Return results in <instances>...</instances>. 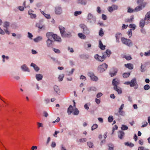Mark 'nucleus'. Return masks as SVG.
I'll list each match as a JSON object with an SVG mask.
<instances>
[{"label":"nucleus","mask_w":150,"mask_h":150,"mask_svg":"<svg viewBox=\"0 0 150 150\" xmlns=\"http://www.w3.org/2000/svg\"><path fill=\"white\" fill-rule=\"evenodd\" d=\"M145 21H147L150 23V11L148 12L145 16L144 18Z\"/></svg>","instance_id":"f3484780"},{"label":"nucleus","mask_w":150,"mask_h":150,"mask_svg":"<svg viewBox=\"0 0 150 150\" xmlns=\"http://www.w3.org/2000/svg\"><path fill=\"white\" fill-rule=\"evenodd\" d=\"M146 67L145 66H143L142 64L141 67V71L142 72H144L145 71V68Z\"/></svg>","instance_id":"49530a36"},{"label":"nucleus","mask_w":150,"mask_h":150,"mask_svg":"<svg viewBox=\"0 0 150 150\" xmlns=\"http://www.w3.org/2000/svg\"><path fill=\"white\" fill-rule=\"evenodd\" d=\"M125 58L127 60H130L132 59V58L130 56H125Z\"/></svg>","instance_id":"e2e57ef3"},{"label":"nucleus","mask_w":150,"mask_h":150,"mask_svg":"<svg viewBox=\"0 0 150 150\" xmlns=\"http://www.w3.org/2000/svg\"><path fill=\"white\" fill-rule=\"evenodd\" d=\"M64 76L63 75H59L58 79H59V81H62L63 80V78L64 77Z\"/></svg>","instance_id":"4d7b16f0"},{"label":"nucleus","mask_w":150,"mask_h":150,"mask_svg":"<svg viewBox=\"0 0 150 150\" xmlns=\"http://www.w3.org/2000/svg\"><path fill=\"white\" fill-rule=\"evenodd\" d=\"M99 35L100 36H102L104 35V32L103 31L102 28L100 29V30L99 32Z\"/></svg>","instance_id":"ea45409f"},{"label":"nucleus","mask_w":150,"mask_h":150,"mask_svg":"<svg viewBox=\"0 0 150 150\" xmlns=\"http://www.w3.org/2000/svg\"><path fill=\"white\" fill-rule=\"evenodd\" d=\"M112 84L114 86V89L117 92L118 94H121L122 93L121 89L117 86L120 84L119 80L117 79H114L112 80Z\"/></svg>","instance_id":"f257e3e1"},{"label":"nucleus","mask_w":150,"mask_h":150,"mask_svg":"<svg viewBox=\"0 0 150 150\" xmlns=\"http://www.w3.org/2000/svg\"><path fill=\"white\" fill-rule=\"evenodd\" d=\"M131 30L132 29L129 30L127 33L128 34L129 38H130L132 35V32Z\"/></svg>","instance_id":"c03bdc74"},{"label":"nucleus","mask_w":150,"mask_h":150,"mask_svg":"<svg viewBox=\"0 0 150 150\" xmlns=\"http://www.w3.org/2000/svg\"><path fill=\"white\" fill-rule=\"evenodd\" d=\"M106 57L105 54L104 53L103 54L102 56L97 54H96L94 56V58L96 59L101 62L103 61Z\"/></svg>","instance_id":"423d86ee"},{"label":"nucleus","mask_w":150,"mask_h":150,"mask_svg":"<svg viewBox=\"0 0 150 150\" xmlns=\"http://www.w3.org/2000/svg\"><path fill=\"white\" fill-rule=\"evenodd\" d=\"M119 114L121 115H123L124 114V112L122 110H119L118 111Z\"/></svg>","instance_id":"6e6d98bb"},{"label":"nucleus","mask_w":150,"mask_h":150,"mask_svg":"<svg viewBox=\"0 0 150 150\" xmlns=\"http://www.w3.org/2000/svg\"><path fill=\"white\" fill-rule=\"evenodd\" d=\"M37 124L38 126V128H39L40 127H43V124L42 123L40 122H38Z\"/></svg>","instance_id":"338daca9"},{"label":"nucleus","mask_w":150,"mask_h":150,"mask_svg":"<svg viewBox=\"0 0 150 150\" xmlns=\"http://www.w3.org/2000/svg\"><path fill=\"white\" fill-rule=\"evenodd\" d=\"M88 75L91 78V80L93 81H97L98 80V77L95 76L92 73H89Z\"/></svg>","instance_id":"1a4fd4ad"},{"label":"nucleus","mask_w":150,"mask_h":150,"mask_svg":"<svg viewBox=\"0 0 150 150\" xmlns=\"http://www.w3.org/2000/svg\"><path fill=\"white\" fill-rule=\"evenodd\" d=\"M113 120V118L112 116H110L108 118V121L109 122H112Z\"/></svg>","instance_id":"37998d69"},{"label":"nucleus","mask_w":150,"mask_h":150,"mask_svg":"<svg viewBox=\"0 0 150 150\" xmlns=\"http://www.w3.org/2000/svg\"><path fill=\"white\" fill-rule=\"evenodd\" d=\"M46 35L47 39L51 40L52 38L53 39L55 36H56V34H54L52 32H49L47 33Z\"/></svg>","instance_id":"9d476101"},{"label":"nucleus","mask_w":150,"mask_h":150,"mask_svg":"<svg viewBox=\"0 0 150 150\" xmlns=\"http://www.w3.org/2000/svg\"><path fill=\"white\" fill-rule=\"evenodd\" d=\"M121 35V33H117L115 35L116 41L117 42H119V39L120 38V36Z\"/></svg>","instance_id":"c756f323"},{"label":"nucleus","mask_w":150,"mask_h":150,"mask_svg":"<svg viewBox=\"0 0 150 150\" xmlns=\"http://www.w3.org/2000/svg\"><path fill=\"white\" fill-rule=\"evenodd\" d=\"M128 26V25H125L123 24L122 26V29H126Z\"/></svg>","instance_id":"052dcab7"},{"label":"nucleus","mask_w":150,"mask_h":150,"mask_svg":"<svg viewBox=\"0 0 150 150\" xmlns=\"http://www.w3.org/2000/svg\"><path fill=\"white\" fill-rule=\"evenodd\" d=\"M117 69H115L114 70L113 72H110L109 73L111 77H113L115 76L117 73Z\"/></svg>","instance_id":"bb28decb"},{"label":"nucleus","mask_w":150,"mask_h":150,"mask_svg":"<svg viewBox=\"0 0 150 150\" xmlns=\"http://www.w3.org/2000/svg\"><path fill=\"white\" fill-rule=\"evenodd\" d=\"M87 140V139L86 138H82V139H79L78 142H86Z\"/></svg>","instance_id":"a18cd8bd"},{"label":"nucleus","mask_w":150,"mask_h":150,"mask_svg":"<svg viewBox=\"0 0 150 150\" xmlns=\"http://www.w3.org/2000/svg\"><path fill=\"white\" fill-rule=\"evenodd\" d=\"M108 65L105 63L99 65L98 68V71L100 73L105 71L108 68Z\"/></svg>","instance_id":"7ed1b4c3"},{"label":"nucleus","mask_w":150,"mask_h":150,"mask_svg":"<svg viewBox=\"0 0 150 150\" xmlns=\"http://www.w3.org/2000/svg\"><path fill=\"white\" fill-rule=\"evenodd\" d=\"M104 53L105 54V53L107 54V56L108 57H109L110 55L111 54V52L109 50H106V52L105 53H104Z\"/></svg>","instance_id":"e433bc0d"},{"label":"nucleus","mask_w":150,"mask_h":150,"mask_svg":"<svg viewBox=\"0 0 150 150\" xmlns=\"http://www.w3.org/2000/svg\"><path fill=\"white\" fill-rule=\"evenodd\" d=\"M79 113V110L77 109V108H76L73 114L74 115H77Z\"/></svg>","instance_id":"8fccbe9b"},{"label":"nucleus","mask_w":150,"mask_h":150,"mask_svg":"<svg viewBox=\"0 0 150 150\" xmlns=\"http://www.w3.org/2000/svg\"><path fill=\"white\" fill-rule=\"evenodd\" d=\"M54 88L55 91L58 94H59L60 92V91L59 87L56 86L55 85L54 86Z\"/></svg>","instance_id":"2f4dec72"},{"label":"nucleus","mask_w":150,"mask_h":150,"mask_svg":"<svg viewBox=\"0 0 150 150\" xmlns=\"http://www.w3.org/2000/svg\"><path fill=\"white\" fill-rule=\"evenodd\" d=\"M125 134V133L122 131H119L118 132V138L121 139H122L123 138Z\"/></svg>","instance_id":"4468645a"},{"label":"nucleus","mask_w":150,"mask_h":150,"mask_svg":"<svg viewBox=\"0 0 150 150\" xmlns=\"http://www.w3.org/2000/svg\"><path fill=\"white\" fill-rule=\"evenodd\" d=\"M87 145L90 148H92L93 146V143L91 142H87Z\"/></svg>","instance_id":"58836bf2"},{"label":"nucleus","mask_w":150,"mask_h":150,"mask_svg":"<svg viewBox=\"0 0 150 150\" xmlns=\"http://www.w3.org/2000/svg\"><path fill=\"white\" fill-rule=\"evenodd\" d=\"M21 68L24 71H28V68L25 64H23L21 66Z\"/></svg>","instance_id":"7c9ffc66"},{"label":"nucleus","mask_w":150,"mask_h":150,"mask_svg":"<svg viewBox=\"0 0 150 150\" xmlns=\"http://www.w3.org/2000/svg\"><path fill=\"white\" fill-rule=\"evenodd\" d=\"M78 35L80 38L82 39H84L86 37L85 35L82 33H79Z\"/></svg>","instance_id":"f704fd0d"},{"label":"nucleus","mask_w":150,"mask_h":150,"mask_svg":"<svg viewBox=\"0 0 150 150\" xmlns=\"http://www.w3.org/2000/svg\"><path fill=\"white\" fill-rule=\"evenodd\" d=\"M73 107L71 105H70L67 110V112L69 115L71 114L72 112Z\"/></svg>","instance_id":"cd10ccee"},{"label":"nucleus","mask_w":150,"mask_h":150,"mask_svg":"<svg viewBox=\"0 0 150 150\" xmlns=\"http://www.w3.org/2000/svg\"><path fill=\"white\" fill-rule=\"evenodd\" d=\"M122 42L123 44H125L128 46H131L132 45V41L129 39L122 37L121 38Z\"/></svg>","instance_id":"20e7f679"},{"label":"nucleus","mask_w":150,"mask_h":150,"mask_svg":"<svg viewBox=\"0 0 150 150\" xmlns=\"http://www.w3.org/2000/svg\"><path fill=\"white\" fill-rule=\"evenodd\" d=\"M144 55L145 56H150V50L147 52H145L144 54Z\"/></svg>","instance_id":"bf43d9fd"},{"label":"nucleus","mask_w":150,"mask_h":150,"mask_svg":"<svg viewBox=\"0 0 150 150\" xmlns=\"http://www.w3.org/2000/svg\"><path fill=\"white\" fill-rule=\"evenodd\" d=\"M87 22L91 24H94L96 23V16H93L91 13H89L87 17Z\"/></svg>","instance_id":"f03ea898"},{"label":"nucleus","mask_w":150,"mask_h":150,"mask_svg":"<svg viewBox=\"0 0 150 150\" xmlns=\"http://www.w3.org/2000/svg\"><path fill=\"white\" fill-rule=\"evenodd\" d=\"M121 129L122 130H125L128 129V127L125 125H122L121 127Z\"/></svg>","instance_id":"c9c22d12"},{"label":"nucleus","mask_w":150,"mask_h":150,"mask_svg":"<svg viewBox=\"0 0 150 150\" xmlns=\"http://www.w3.org/2000/svg\"><path fill=\"white\" fill-rule=\"evenodd\" d=\"M82 12L81 11H76L74 12V15L75 16H77L78 15L80 14Z\"/></svg>","instance_id":"de8ad7c7"},{"label":"nucleus","mask_w":150,"mask_h":150,"mask_svg":"<svg viewBox=\"0 0 150 150\" xmlns=\"http://www.w3.org/2000/svg\"><path fill=\"white\" fill-rule=\"evenodd\" d=\"M53 39L55 41H61V38L59 36H57L56 35V36H55L54 38Z\"/></svg>","instance_id":"72a5a7b5"},{"label":"nucleus","mask_w":150,"mask_h":150,"mask_svg":"<svg viewBox=\"0 0 150 150\" xmlns=\"http://www.w3.org/2000/svg\"><path fill=\"white\" fill-rule=\"evenodd\" d=\"M44 16L46 17L48 19H49L51 18V17L50 14H45Z\"/></svg>","instance_id":"13d9d810"},{"label":"nucleus","mask_w":150,"mask_h":150,"mask_svg":"<svg viewBox=\"0 0 150 150\" xmlns=\"http://www.w3.org/2000/svg\"><path fill=\"white\" fill-rule=\"evenodd\" d=\"M62 10L61 7H57L55 8V12L57 14H60L62 13Z\"/></svg>","instance_id":"a211bd4d"},{"label":"nucleus","mask_w":150,"mask_h":150,"mask_svg":"<svg viewBox=\"0 0 150 150\" xmlns=\"http://www.w3.org/2000/svg\"><path fill=\"white\" fill-rule=\"evenodd\" d=\"M87 90L88 91H96V87L93 86L89 87L87 88Z\"/></svg>","instance_id":"c85d7f7f"},{"label":"nucleus","mask_w":150,"mask_h":150,"mask_svg":"<svg viewBox=\"0 0 150 150\" xmlns=\"http://www.w3.org/2000/svg\"><path fill=\"white\" fill-rule=\"evenodd\" d=\"M99 47L102 50H104L105 49V46L103 45L100 40L99 41Z\"/></svg>","instance_id":"b1692460"},{"label":"nucleus","mask_w":150,"mask_h":150,"mask_svg":"<svg viewBox=\"0 0 150 150\" xmlns=\"http://www.w3.org/2000/svg\"><path fill=\"white\" fill-rule=\"evenodd\" d=\"M149 23L148 21H146L142 19L141 20L139 23V26L142 28H143L144 25L145 24H148Z\"/></svg>","instance_id":"ddd939ff"},{"label":"nucleus","mask_w":150,"mask_h":150,"mask_svg":"<svg viewBox=\"0 0 150 150\" xmlns=\"http://www.w3.org/2000/svg\"><path fill=\"white\" fill-rule=\"evenodd\" d=\"M28 37L30 39H32V38L33 37V35H32L29 32H28Z\"/></svg>","instance_id":"69168bd1"},{"label":"nucleus","mask_w":150,"mask_h":150,"mask_svg":"<svg viewBox=\"0 0 150 150\" xmlns=\"http://www.w3.org/2000/svg\"><path fill=\"white\" fill-rule=\"evenodd\" d=\"M71 36V35L70 33L68 32L67 33L65 32L63 34H62V36L63 38H70Z\"/></svg>","instance_id":"412c9836"},{"label":"nucleus","mask_w":150,"mask_h":150,"mask_svg":"<svg viewBox=\"0 0 150 150\" xmlns=\"http://www.w3.org/2000/svg\"><path fill=\"white\" fill-rule=\"evenodd\" d=\"M118 9V6L116 5H112L111 6L108 8V10L109 12H112L113 10H117Z\"/></svg>","instance_id":"9b49d317"},{"label":"nucleus","mask_w":150,"mask_h":150,"mask_svg":"<svg viewBox=\"0 0 150 150\" xmlns=\"http://www.w3.org/2000/svg\"><path fill=\"white\" fill-rule=\"evenodd\" d=\"M134 19L133 18H131L130 19H126L125 20V21L127 22H129V23H132V21L133 19Z\"/></svg>","instance_id":"864d4df0"},{"label":"nucleus","mask_w":150,"mask_h":150,"mask_svg":"<svg viewBox=\"0 0 150 150\" xmlns=\"http://www.w3.org/2000/svg\"><path fill=\"white\" fill-rule=\"evenodd\" d=\"M108 146L109 147L108 150H114V145L111 143L108 144Z\"/></svg>","instance_id":"473e14b6"},{"label":"nucleus","mask_w":150,"mask_h":150,"mask_svg":"<svg viewBox=\"0 0 150 150\" xmlns=\"http://www.w3.org/2000/svg\"><path fill=\"white\" fill-rule=\"evenodd\" d=\"M42 40V37L41 36H38L36 38L34 39V41L36 42H38Z\"/></svg>","instance_id":"aec40b11"},{"label":"nucleus","mask_w":150,"mask_h":150,"mask_svg":"<svg viewBox=\"0 0 150 150\" xmlns=\"http://www.w3.org/2000/svg\"><path fill=\"white\" fill-rule=\"evenodd\" d=\"M56 145V143L55 142H52L51 145V146L52 148H54Z\"/></svg>","instance_id":"0e129e2a"},{"label":"nucleus","mask_w":150,"mask_h":150,"mask_svg":"<svg viewBox=\"0 0 150 150\" xmlns=\"http://www.w3.org/2000/svg\"><path fill=\"white\" fill-rule=\"evenodd\" d=\"M59 28L60 31L61 36H62V34L65 32V29L64 28L61 26H59Z\"/></svg>","instance_id":"5701e85b"},{"label":"nucleus","mask_w":150,"mask_h":150,"mask_svg":"<svg viewBox=\"0 0 150 150\" xmlns=\"http://www.w3.org/2000/svg\"><path fill=\"white\" fill-rule=\"evenodd\" d=\"M9 23L5 22L4 23V27L5 28V29H4V31H5V33L7 35H9L10 33V32L8 30V27L9 26Z\"/></svg>","instance_id":"6e6552de"},{"label":"nucleus","mask_w":150,"mask_h":150,"mask_svg":"<svg viewBox=\"0 0 150 150\" xmlns=\"http://www.w3.org/2000/svg\"><path fill=\"white\" fill-rule=\"evenodd\" d=\"M98 127V125L96 124H94L91 127V130H93Z\"/></svg>","instance_id":"79ce46f5"},{"label":"nucleus","mask_w":150,"mask_h":150,"mask_svg":"<svg viewBox=\"0 0 150 150\" xmlns=\"http://www.w3.org/2000/svg\"><path fill=\"white\" fill-rule=\"evenodd\" d=\"M30 66L33 67L35 70L36 71H38L40 69L37 66L33 63H31Z\"/></svg>","instance_id":"4be33fe9"},{"label":"nucleus","mask_w":150,"mask_h":150,"mask_svg":"<svg viewBox=\"0 0 150 150\" xmlns=\"http://www.w3.org/2000/svg\"><path fill=\"white\" fill-rule=\"evenodd\" d=\"M102 18L104 20H106L107 19V17L106 15L104 14L102 15Z\"/></svg>","instance_id":"774afa93"},{"label":"nucleus","mask_w":150,"mask_h":150,"mask_svg":"<svg viewBox=\"0 0 150 150\" xmlns=\"http://www.w3.org/2000/svg\"><path fill=\"white\" fill-rule=\"evenodd\" d=\"M35 77L37 80L39 81L42 79L43 76L41 74H36L35 76Z\"/></svg>","instance_id":"393cba45"},{"label":"nucleus","mask_w":150,"mask_h":150,"mask_svg":"<svg viewBox=\"0 0 150 150\" xmlns=\"http://www.w3.org/2000/svg\"><path fill=\"white\" fill-rule=\"evenodd\" d=\"M129 27L130 28H133V30H134L135 29L136 25L134 24H131L129 25Z\"/></svg>","instance_id":"3c124183"},{"label":"nucleus","mask_w":150,"mask_h":150,"mask_svg":"<svg viewBox=\"0 0 150 150\" xmlns=\"http://www.w3.org/2000/svg\"><path fill=\"white\" fill-rule=\"evenodd\" d=\"M125 66L130 69H133V65L131 64H127L125 65Z\"/></svg>","instance_id":"a878e982"},{"label":"nucleus","mask_w":150,"mask_h":150,"mask_svg":"<svg viewBox=\"0 0 150 150\" xmlns=\"http://www.w3.org/2000/svg\"><path fill=\"white\" fill-rule=\"evenodd\" d=\"M125 145L127 146H129L131 147H132L134 146V144L132 143H129L128 142H126L125 143Z\"/></svg>","instance_id":"a19ab883"},{"label":"nucleus","mask_w":150,"mask_h":150,"mask_svg":"<svg viewBox=\"0 0 150 150\" xmlns=\"http://www.w3.org/2000/svg\"><path fill=\"white\" fill-rule=\"evenodd\" d=\"M144 0H137V3L139 5L137 6H140L142 9L144 8L145 4V3L143 2Z\"/></svg>","instance_id":"f8f14e48"},{"label":"nucleus","mask_w":150,"mask_h":150,"mask_svg":"<svg viewBox=\"0 0 150 150\" xmlns=\"http://www.w3.org/2000/svg\"><path fill=\"white\" fill-rule=\"evenodd\" d=\"M130 75V73H124L123 74V76L124 78H127L129 77Z\"/></svg>","instance_id":"4c0bfd02"},{"label":"nucleus","mask_w":150,"mask_h":150,"mask_svg":"<svg viewBox=\"0 0 150 150\" xmlns=\"http://www.w3.org/2000/svg\"><path fill=\"white\" fill-rule=\"evenodd\" d=\"M79 26L83 30V32L86 35H88L90 33V30L85 25L81 24Z\"/></svg>","instance_id":"39448f33"},{"label":"nucleus","mask_w":150,"mask_h":150,"mask_svg":"<svg viewBox=\"0 0 150 150\" xmlns=\"http://www.w3.org/2000/svg\"><path fill=\"white\" fill-rule=\"evenodd\" d=\"M138 150H148V149H145L143 146H140L138 148Z\"/></svg>","instance_id":"5fc2aeb1"},{"label":"nucleus","mask_w":150,"mask_h":150,"mask_svg":"<svg viewBox=\"0 0 150 150\" xmlns=\"http://www.w3.org/2000/svg\"><path fill=\"white\" fill-rule=\"evenodd\" d=\"M53 50L56 53L59 54L60 53V51L58 49L53 48Z\"/></svg>","instance_id":"603ef678"},{"label":"nucleus","mask_w":150,"mask_h":150,"mask_svg":"<svg viewBox=\"0 0 150 150\" xmlns=\"http://www.w3.org/2000/svg\"><path fill=\"white\" fill-rule=\"evenodd\" d=\"M86 0H77V3L78 4H80L82 5H85L87 3Z\"/></svg>","instance_id":"6ab92c4d"},{"label":"nucleus","mask_w":150,"mask_h":150,"mask_svg":"<svg viewBox=\"0 0 150 150\" xmlns=\"http://www.w3.org/2000/svg\"><path fill=\"white\" fill-rule=\"evenodd\" d=\"M150 86L148 84L144 86V89L145 90H147L150 88Z\"/></svg>","instance_id":"09e8293b"},{"label":"nucleus","mask_w":150,"mask_h":150,"mask_svg":"<svg viewBox=\"0 0 150 150\" xmlns=\"http://www.w3.org/2000/svg\"><path fill=\"white\" fill-rule=\"evenodd\" d=\"M53 42V40H52L47 39L46 41L47 47H51L52 46Z\"/></svg>","instance_id":"dca6fc26"},{"label":"nucleus","mask_w":150,"mask_h":150,"mask_svg":"<svg viewBox=\"0 0 150 150\" xmlns=\"http://www.w3.org/2000/svg\"><path fill=\"white\" fill-rule=\"evenodd\" d=\"M137 84L136 79L135 78H134L131 80L130 82V86L131 87L134 86Z\"/></svg>","instance_id":"2eb2a0df"},{"label":"nucleus","mask_w":150,"mask_h":150,"mask_svg":"<svg viewBox=\"0 0 150 150\" xmlns=\"http://www.w3.org/2000/svg\"><path fill=\"white\" fill-rule=\"evenodd\" d=\"M30 16L31 18L32 19L35 18H36V16L35 14L32 13Z\"/></svg>","instance_id":"680f3d73"},{"label":"nucleus","mask_w":150,"mask_h":150,"mask_svg":"<svg viewBox=\"0 0 150 150\" xmlns=\"http://www.w3.org/2000/svg\"><path fill=\"white\" fill-rule=\"evenodd\" d=\"M141 10H142V8L140 6H137L134 9L130 8H128L127 12L131 13L133 12H137Z\"/></svg>","instance_id":"0eeeda50"}]
</instances>
